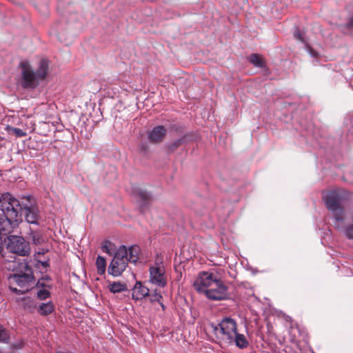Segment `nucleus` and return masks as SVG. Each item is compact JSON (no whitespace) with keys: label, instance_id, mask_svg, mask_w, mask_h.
I'll return each mask as SVG.
<instances>
[{"label":"nucleus","instance_id":"8","mask_svg":"<svg viewBox=\"0 0 353 353\" xmlns=\"http://www.w3.org/2000/svg\"><path fill=\"white\" fill-rule=\"evenodd\" d=\"M22 210L26 221L30 224L39 225L41 217L38 207L34 201L28 196L22 199Z\"/></svg>","mask_w":353,"mask_h":353},{"label":"nucleus","instance_id":"6","mask_svg":"<svg viewBox=\"0 0 353 353\" xmlns=\"http://www.w3.org/2000/svg\"><path fill=\"white\" fill-rule=\"evenodd\" d=\"M128 250L125 246H121L116 252L108 269V273L118 276L125 270L128 265Z\"/></svg>","mask_w":353,"mask_h":353},{"label":"nucleus","instance_id":"3","mask_svg":"<svg viewBox=\"0 0 353 353\" xmlns=\"http://www.w3.org/2000/svg\"><path fill=\"white\" fill-rule=\"evenodd\" d=\"M25 270V273L14 274L9 277V288L12 292L23 294L31 290L35 284L32 269L26 264Z\"/></svg>","mask_w":353,"mask_h":353},{"label":"nucleus","instance_id":"30","mask_svg":"<svg viewBox=\"0 0 353 353\" xmlns=\"http://www.w3.org/2000/svg\"><path fill=\"white\" fill-rule=\"evenodd\" d=\"M279 317L280 318H283V319H285L286 321H289L290 322L292 321V319L290 316H287L285 315V314H283V312H280L279 314Z\"/></svg>","mask_w":353,"mask_h":353},{"label":"nucleus","instance_id":"15","mask_svg":"<svg viewBox=\"0 0 353 353\" xmlns=\"http://www.w3.org/2000/svg\"><path fill=\"white\" fill-rule=\"evenodd\" d=\"M48 70L49 61L46 59H43L39 61L38 68L34 72L40 81H42L47 77Z\"/></svg>","mask_w":353,"mask_h":353},{"label":"nucleus","instance_id":"37","mask_svg":"<svg viewBox=\"0 0 353 353\" xmlns=\"http://www.w3.org/2000/svg\"><path fill=\"white\" fill-rule=\"evenodd\" d=\"M83 323H83V321H81V323H80V326L83 327Z\"/></svg>","mask_w":353,"mask_h":353},{"label":"nucleus","instance_id":"27","mask_svg":"<svg viewBox=\"0 0 353 353\" xmlns=\"http://www.w3.org/2000/svg\"><path fill=\"white\" fill-rule=\"evenodd\" d=\"M8 341V336L3 327L0 325V342L6 343Z\"/></svg>","mask_w":353,"mask_h":353},{"label":"nucleus","instance_id":"11","mask_svg":"<svg viewBox=\"0 0 353 353\" xmlns=\"http://www.w3.org/2000/svg\"><path fill=\"white\" fill-rule=\"evenodd\" d=\"M19 223L0 214V254L3 252V236L11 233Z\"/></svg>","mask_w":353,"mask_h":353},{"label":"nucleus","instance_id":"5","mask_svg":"<svg viewBox=\"0 0 353 353\" xmlns=\"http://www.w3.org/2000/svg\"><path fill=\"white\" fill-rule=\"evenodd\" d=\"M3 243H5L7 250L12 253L22 256H28L30 253L29 243L21 236H8L3 240Z\"/></svg>","mask_w":353,"mask_h":353},{"label":"nucleus","instance_id":"36","mask_svg":"<svg viewBox=\"0 0 353 353\" xmlns=\"http://www.w3.org/2000/svg\"><path fill=\"white\" fill-rule=\"evenodd\" d=\"M347 26L350 28H352L353 27V17L350 19V21L347 23Z\"/></svg>","mask_w":353,"mask_h":353},{"label":"nucleus","instance_id":"23","mask_svg":"<svg viewBox=\"0 0 353 353\" xmlns=\"http://www.w3.org/2000/svg\"><path fill=\"white\" fill-rule=\"evenodd\" d=\"M127 289V285L120 282H114L110 285V290L113 293L121 292Z\"/></svg>","mask_w":353,"mask_h":353},{"label":"nucleus","instance_id":"18","mask_svg":"<svg viewBox=\"0 0 353 353\" xmlns=\"http://www.w3.org/2000/svg\"><path fill=\"white\" fill-rule=\"evenodd\" d=\"M34 288H52L51 278L48 275H45V276H42L40 279H39L37 281V282L35 284Z\"/></svg>","mask_w":353,"mask_h":353},{"label":"nucleus","instance_id":"14","mask_svg":"<svg viewBox=\"0 0 353 353\" xmlns=\"http://www.w3.org/2000/svg\"><path fill=\"white\" fill-rule=\"evenodd\" d=\"M149 296V289L143 285L141 282H137L132 290V297L136 300H139Z\"/></svg>","mask_w":353,"mask_h":353},{"label":"nucleus","instance_id":"2","mask_svg":"<svg viewBox=\"0 0 353 353\" xmlns=\"http://www.w3.org/2000/svg\"><path fill=\"white\" fill-rule=\"evenodd\" d=\"M208 329L214 336L221 346L231 345L232 336L237 330L236 322L230 319L225 318L219 323H210Z\"/></svg>","mask_w":353,"mask_h":353},{"label":"nucleus","instance_id":"24","mask_svg":"<svg viewBox=\"0 0 353 353\" xmlns=\"http://www.w3.org/2000/svg\"><path fill=\"white\" fill-rule=\"evenodd\" d=\"M6 131L9 134H14L17 137H26L27 133L22 130L21 129L11 127V126H7Z\"/></svg>","mask_w":353,"mask_h":353},{"label":"nucleus","instance_id":"35","mask_svg":"<svg viewBox=\"0 0 353 353\" xmlns=\"http://www.w3.org/2000/svg\"><path fill=\"white\" fill-rule=\"evenodd\" d=\"M52 310H41V314L43 316H47L51 313Z\"/></svg>","mask_w":353,"mask_h":353},{"label":"nucleus","instance_id":"19","mask_svg":"<svg viewBox=\"0 0 353 353\" xmlns=\"http://www.w3.org/2000/svg\"><path fill=\"white\" fill-rule=\"evenodd\" d=\"M37 290L36 296L38 299L43 301L50 296V290L48 288H35Z\"/></svg>","mask_w":353,"mask_h":353},{"label":"nucleus","instance_id":"33","mask_svg":"<svg viewBox=\"0 0 353 353\" xmlns=\"http://www.w3.org/2000/svg\"><path fill=\"white\" fill-rule=\"evenodd\" d=\"M307 49H308V52L310 54V55L312 57H316L317 56V53L315 52L312 48H310V47H307Z\"/></svg>","mask_w":353,"mask_h":353},{"label":"nucleus","instance_id":"25","mask_svg":"<svg viewBox=\"0 0 353 353\" xmlns=\"http://www.w3.org/2000/svg\"><path fill=\"white\" fill-rule=\"evenodd\" d=\"M114 248V245L108 240H105L101 246L102 251L108 254L109 255H112V250Z\"/></svg>","mask_w":353,"mask_h":353},{"label":"nucleus","instance_id":"21","mask_svg":"<svg viewBox=\"0 0 353 353\" xmlns=\"http://www.w3.org/2000/svg\"><path fill=\"white\" fill-rule=\"evenodd\" d=\"M250 62L254 66L258 68H263L264 66L263 59L259 54H252L249 57Z\"/></svg>","mask_w":353,"mask_h":353},{"label":"nucleus","instance_id":"17","mask_svg":"<svg viewBox=\"0 0 353 353\" xmlns=\"http://www.w3.org/2000/svg\"><path fill=\"white\" fill-rule=\"evenodd\" d=\"M127 250L128 255L126 256V259H128V263H136L139 259L140 248L138 245H132Z\"/></svg>","mask_w":353,"mask_h":353},{"label":"nucleus","instance_id":"7","mask_svg":"<svg viewBox=\"0 0 353 353\" xmlns=\"http://www.w3.org/2000/svg\"><path fill=\"white\" fill-rule=\"evenodd\" d=\"M21 68V86L25 89H34L41 82L30 63L23 61L20 63Z\"/></svg>","mask_w":353,"mask_h":353},{"label":"nucleus","instance_id":"29","mask_svg":"<svg viewBox=\"0 0 353 353\" xmlns=\"http://www.w3.org/2000/svg\"><path fill=\"white\" fill-rule=\"evenodd\" d=\"M183 141H184L183 139H178L176 141H175L172 144L171 148L174 149V148H177L178 146H179L183 142Z\"/></svg>","mask_w":353,"mask_h":353},{"label":"nucleus","instance_id":"16","mask_svg":"<svg viewBox=\"0 0 353 353\" xmlns=\"http://www.w3.org/2000/svg\"><path fill=\"white\" fill-rule=\"evenodd\" d=\"M232 341H232L231 345H235L239 349H245L249 345V341L245 336L243 334L237 332V330L235 332L234 335L232 336Z\"/></svg>","mask_w":353,"mask_h":353},{"label":"nucleus","instance_id":"28","mask_svg":"<svg viewBox=\"0 0 353 353\" xmlns=\"http://www.w3.org/2000/svg\"><path fill=\"white\" fill-rule=\"evenodd\" d=\"M294 35L296 39H298L299 41H300L303 43H305V39H304L303 35L299 30L296 29L294 33Z\"/></svg>","mask_w":353,"mask_h":353},{"label":"nucleus","instance_id":"31","mask_svg":"<svg viewBox=\"0 0 353 353\" xmlns=\"http://www.w3.org/2000/svg\"><path fill=\"white\" fill-rule=\"evenodd\" d=\"M47 306H49V309H54V305L50 303V302L47 304L43 303L39 306V309L43 310L46 309Z\"/></svg>","mask_w":353,"mask_h":353},{"label":"nucleus","instance_id":"22","mask_svg":"<svg viewBox=\"0 0 353 353\" xmlns=\"http://www.w3.org/2000/svg\"><path fill=\"white\" fill-rule=\"evenodd\" d=\"M30 239L32 240L33 243H34L35 245H41L45 241L42 234L39 232H37V231H32L30 233Z\"/></svg>","mask_w":353,"mask_h":353},{"label":"nucleus","instance_id":"20","mask_svg":"<svg viewBox=\"0 0 353 353\" xmlns=\"http://www.w3.org/2000/svg\"><path fill=\"white\" fill-rule=\"evenodd\" d=\"M96 266L98 273L101 275L103 274L106 268V261L105 258L101 256H98L96 261Z\"/></svg>","mask_w":353,"mask_h":353},{"label":"nucleus","instance_id":"12","mask_svg":"<svg viewBox=\"0 0 353 353\" xmlns=\"http://www.w3.org/2000/svg\"><path fill=\"white\" fill-rule=\"evenodd\" d=\"M154 143V128L149 131L141 138L139 145V152L145 157H148L150 152V147Z\"/></svg>","mask_w":353,"mask_h":353},{"label":"nucleus","instance_id":"9","mask_svg":"<svg viewBox=\"0 0 353 353\" xmlns=\"http://www.w3.org/2000/svg\"><path fill=\"white\" fill-rule=\"evenodd\" d=\"M159 259L156 256V301L159 303V305L163 308L165 306L159 300L162 297V295H158L157 289H164L167 285L169 279V274L166 272L165 268L163 264H159ZM165 290L160 291L159 293H165Z\"/></svg>","mask_w":353,"mask_h":353},{"label":"nucleus","instance_id":"4","mask_svg":"<svg viewBox=\"0 0 353 353\" xmlns=\"http://www.w3.org/2000/svg\"><path fill=\"white\" fill-rule=\"evenodd\" d=\"M0 208L2 215L18 223L21 222L22 201H19L10 193L6 192L1 195Z\"/></svg>","mask_w":353,"mask_h":353},{"label":"nucleus","instance_id":"32","mask_svg":"<svg viewBox=\"0 0 353 353\" xmlns=\"http://www.w3.org/2000/svg\"><path fill=\"white\" fill-rule=\"evenodd\" d=\"M150 281L153 282L154 281V268H150Z\"/></svg>","mask_w":353,"mask_h":353},{"label":"nucleus","instance_id":"1","mask_svg":"<svg viewBox=\"0 0 353 353\" xmlns=\"http://www.w3.org/2000/svg\"><path fill=\"white\" fill-rule=\"evenodd\" d=\"M194 289L211 300H222L227 296V288L214 273L201 272L194 282Z\"/></svg>","mask_w":353,"mask_h":353},{"label":"nucleus","instance_id":"34","mask_svg":"<svg viewBox=\"0 0 353 353\" xmlns=\"http://www.w3.org/2000/svg\"><path fill=\"white\" fill-rule=\"evenodd\" d=\"M39 263H41V266H43L44 268H47V267L49 266V263L48 261H39Z\"/></svg>","mask_w":353,"mask_h":353},{"label":"nucleus","instance_id":"26","mask_svg":"<svg viewBox=\"0 0 353 353\" xmlns=\"http://www.w3.org/2000/svg\"><path fill=\"white\" fill-rule=\"evenodd\" d=\"M165 133V129L163 128V126L160 125L156 127V141L158 139H161Z\"/></svg>","mask_w":353,"mask_h":353},{"label":"nucleus","instance_id":"13","mask_svg":"<svg viewBox=\"0 0 353 353\" xmlns=\"http://www.w3.org/2000/svg\"><path fill=\"white\" fill-rule=\"evenodd\" d=\"M135 194L141 211L144 213L151 202V194L143 188L136 190Z\"/></svg>","mask_w":353,"mask_h":353},{"label":"nucleus","instance_id":"10","mask_svg":"<svg viewBox=\"0 0 353 353\" xmlns=\"http://www.w3.org/2000/svg\"><path fill=\"white\" fill-rule=\"evenodd\" d=\"M325 205L327 208L331 210L336 221L343 220V210L340 206L341 196L336 191L328 192L324 196Z\"/></svg>","mask_w":353,"mask_h":353}]
</instances>
